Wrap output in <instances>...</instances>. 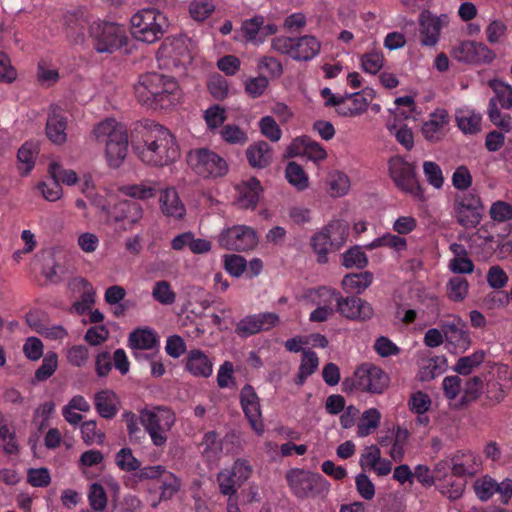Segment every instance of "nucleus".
<instances>
[{
	"label": "nucleus",
	"instance_id": "1",
	"mask_svg": "<svg viewBox=\"0 0 512 512\" xmlns=\"http://www.w3.org/2000/svg\"><path fill=\"white\" fill-rule=\"evenodd\" d=\"M142 138V141L133 144V149L137 157L147 165L163 167L174 162L180 155L174 136L161 125L145 128Z\"/></svg>",
	"mask_w": 512,
	"mask_h": 512
},
{
	"label": "nucleus",
	"instance_id": "2",
	"mask_svg": "<svg viewBox=\"0 0 512 512\" xmlns=\"http://www.w3.org/2000/svg\"><path fill=\"white\" fill-rule=\"evenodd\" d=\"M137 100L150 108L167 109L179 99V86L172 78L159 73H146L134 87Z\"/></svg>",
	"mask_w": 512,
	"mask_h": 512
},
{
	"label": "nucleus",
	"instance_id": "3",
	"mask_svg": "<svg viewBox=\"0 0 512 512\" xmlns=\"http://www.w3.org/2000/svg\"><path fill=\"white\" fill-rule=\"evenodd\" d=\"M93 136L97 142L105 144L108 165L118 168L125 160L128 151V135L125 127L115 119L108 118L94 127Z\"/></svg>",
	"mask_w": 512,
	"mask_h": 512
},
{
	"label": "nucleus",
	"instance_id": "4",
	"mask_svg": "<svg viewBox=\"0 0 512 512\" xmlns=\"http://www.w3.org/2000/svg\"><path fill=\"white\" fill-rule=\"evenodd\" d=\"M139 422L156 447L166 445L169 432L176 422L172 409L163 405L145 407L139 411Z\"/></svg>",
	"mask_w": 512,
	"mask_h": 512
},
{
	"label": "nucleus",
	"instance_id": "5",
	"mask_svg": "<svg viewBox=\"0 0 512 512\" xmlns=\"http://www.w3.org/2000/svg\"><path fill=\"white\" fill-rule=\"evenodd\" d=\"M131 33L139 41L154 43L167 32L169 22L159 10L144 8L131 17Z\"/></svg>",
	"mask_w": 512,
	"mask_h": 512
},
{
	"label": "nucleus",
	"instance_id": "6",
	"mask_svg": "<svg viewBox=\"0 0 512 512\" xmlns=\"http://www.w3.org/2000/svg\"><path fill=\"white\" fill-rule=\"evenodd\" d=\"M388 172L395 186L403 193L409 194L419 201L426 196L416 173V165L400 155L388 160Z\"/></svg>",
	"mask_w": 512,
	"mask_h": 512
},
{
	"label": "nucleus",
	"instance_id": "7",
	"mask_svg": "<svg viewBox=\"0 0 512 512\" xmlns=\"http://www.w3.org/2000/svg\"><path fill=\"white\" fill-rule=\"evenodd\" d=\"M187 164L191 170L203 179H217L227 175V161L215 151L206 148H194L187 154Z\"/></svg>",
	"mask_w": 512,
	"mask_h": 512
},
{
	"label": "nucleus",
	"instance_id": "8",
	"mask_svg": "<svg viewBox=\"0 0 512 512\" xmlns=\"http://www.w3.org/2000/svg\"><path fill=\"white\" fill-rule=\"evenodd\" d=\"M348 237V225L340 220L329 222L315 233L310 240V245L317 255V261L321 264L328 262L330 248L339 250Z\"/></svg>",
	"mask_w": 512,
	"mask_h": 512
},
{
	"label": "nucleus",
	"instance_id": "9",
	"mask_svg": "<svg viewBox=\"0 0 512 512\" xmlns=\"http://www.w3.org/2000/svg\"><path fill=\"white\" fill-rule=\"evenodd\" d=\"M286 480L293 494L300 499L322 496L329 491V483L319 473L295 468L287 472Z\"/></svg>",
	"mask_w": 512,
	"mask_h": 512
},
{
	"label": "nucleus",
	"instance_id": "10",
	"mask_svg": "<svg viewBox=\"0 0 512 512\" xmlns=\"http://www.w3.org/2000/svg\"><path fill=\"white\" fill-rule=\"evenodd\" d=\"M89 36L98 53H113L126 44L125 29L112 22H93L89 26Z\"/></svg>",
	"mask_w": 512,
	"mask_h": 512
},
{
	"label": "nucleus",
	"instance_id": "11",
	"mask_svg": "<svg viewBox=\"0 0 512 512\" xmlns=\"http://www.w3.org/2000/svg\"><path fill=\"white\" fill-rule=\"evenodd\" d=\"M219 245L227 250L248 251L258 244L256 231L247 225H234L223 229L218 235Z\"/></svg>",
	"mask_w": 512,
	"mask_h": 512
},
{
	"label": "nucleus",
	"instance_id": "12",
	"mask_svg": "<svg viewBox=\"0 0 512 512\" xmlns=\"http://www.w3.org/2000/svg\"><path fill=\"white\" fill-rule=\"evenodd\" d=\"M482 210L481 199L476 193H462L454 200L453 215L465 228H474L480 223Z\"/></svg>",
	"mask_w": 512,
	"mask_h": 512
},
{
	"label": "nucleus",
	"instance_id": "13",
	"mask_svg": "<svg viewBox=\"0 0 512 512\" xmlns=\"http://www.w3.org/2000/svg\"><path fill=\"white\" fill-rule=\"evenodd\" d=\"M389 384L387 374L372 364H363L356 369L353 375L352 387L357 390L370 393H382Z\"/></svg>",
	"mask_w": 512,
	"mask_h": 512
},
{
	"label": "nucleus",
	"instance_id": "14",
	"mask_svg": "<svg viewBox=\"0 0 512 512\" xmlns=\"http://www.w3.org/2000/svg\"><path fill=\"white\" fill-rule=\"evenodd\" d=\"M452 57L460 62L481 64L492 62L495 53L483 43L462 41L452 49Z\"/></svg>",
	"mask_w": 512,
	"mask_h": 512
},
{
	"label": "nucleus",
	"instance_id": "15",
	"mask_svg": "<svg viewBox=\"0 0 512 512\" xmlns=\"http://www.w3.org/2000/svg\"><path fill=\"white\" fill-rule=\"evenodd\" d=\"M158 58L178 67L190 63L192 56L188 47V40L182 35L167 37L158 50Z\"/></svg>",
	"mask_w": 512,
	"mask_h": 512
},
{
	"label": "nucleus",
	"instance_id": "16",
	"mask_svg": "<svg viewBox=\"0 0 512 512\" xmlns=\"http://www.w3.org/2000/svg\"><path fill=\"white\" fill-rule=\"evenodd\" d=\"M279 323V316L273 312L247 315L240 319L235 327V333L247 338L262 331H268Z\"/></svg>",
	"mask_w": 512,
	"mask_h": 512
},
{
	"label": "nucleus",
	"instance_id": "17",
	"mask_svg": "<svg viewBox=\"0 0 512 512\" xmlns=\"http://www.w3.org/2000/svg\"><path fill=\"white\" fill-rule=\"evenodd\" d=\"M332 295L335 296L337 311L347 319L365 321L373 317L374 309L366 300L356 296L344 298L334 291Z\"/></svg>",
	"mask_w": 512,
	"mask_h": 512
},
{
	"label": "nucleus",
	"instance_id": "18",
	"mask_svg": "<svg viewBox=\"0 0 512 512\" xmlns=\"http://www.w3.org/2000/svg\"><path fill=\"white\" fill-rule=\"evenodd\" d=\"M242 409L252 429L258 434L264 431L259 398L251 385H245L240 392Z\"/></svg>",
	"mask_w": 512,
	"mask_h": 512
},
{
	"label": "nucleus",
	"instance_id": "19",
	"mask_svg": "<svg viewBox=\"0 0 512 512\" xmlns=\"http://www.w3.org/2000/svg\"><path fill=\"white\" fill-rule=\"evenodd\" d=\"M289 157L305 155L309 159L318 162L327 157L326 150L316 141L307 136L296 138L288 147Z\"/></svg>",
	"mask_w": 512,
	"mask_h": 512
},
{
	"label": "nucleus",
	"instance_id": "20",
	"mask_svg": "<svg viewBox=\"0 0 512 512\" xmlns=\"http://www.w3.org/2000/svg\"><path fill=\"white\" fill-rule=\"evenodd\" d=\"M420 42L423 46H435L440 38V32L444 25L443 19L431 15L430 13H422L419 18Z\"/></svg>",
	"mask_w": 512,
	"mask_h": 512
},
{
	"label": "nucleus",
	"instance_id": "21",
	"mask_svg": "<svg viewBox=\"0 0 512 512\" xmlns=\"http://www.w3.org/2000/svg\"><path fill=\"white\" fill-rule=\"evenodd\" d=\"M66 128L67 119L62 110L56 106L52 107L46 123V135L49 140L57 145L65 143L67 140Z\"/></svg>",
	"mask_w": 512,
	"mask_h": 512
},
{
	"label": "nucleus",
	"instance_id": "22",
	"mask_svg": "<svg viewBox=\"0 0 512 512\" xmlns=\"http://www.w3.org/2000/svg\"><path fill=\"white\" fill-rule=\"evenodd\" d=\"M159 204L162 213L167 217L181 219L185 215V206L180 200L178 192L173 187L161 191Z\"/></svg>",
	"mask_w": 512,
	"mask_h": 512
},
{
	"label": "nucleus",
	"instance_id": "23",
	"mask_svg": "<svg viewBox=\"0 0 512 512\" xmlns=\"http://www.w3.org/2000/svg\"><path fill=\"white\" fill-rule=\"evenodd\" d=\"M368 106L369 100L362 92L346 93L343 95L337 114L343 117H356L366 112Z\"/></svg>",
	"mask_w": 512,
	"mask_h": 512
},
{
	"label": "nucleus",
	"instance_id": "24",
	"mask_svg": "<svg viewBox=\"0 0 512 512\" xmlns=\"http://www.w3.org/2000/svg\"><path fill=\"white\" fill-rule=\"evenodd\" d=\"M444 336L447 344L452 346L455 352H464L470 346L469 334L460 320L445 325Z\"/></svg>",
	"mask_w": 512,
	"mask_h": 512
},
{
	"label": "nucleus",
	"instance_id": "25",
	"mask_svg": "<svg viewBox=\"0 0 512 512\" xmlns=\"http://www.w3.org/2000/svg\"><path fill=\"white\" fill-rule=\"evenodd\" d=\"M116 210L112 220L114 222L126 221L129 224L127 229H132L139 224L143 218V208L139 203L130 201H121L114 205Z\"/></svg>",
	"mask_w": 512,
	"mask_h": 512
},
{
	"label": "nucleus",
	"instance_id": "26",
	"mask_svg": "<svg viewBox=\"0 0 512 512\" xmlns=\"http://www.w3.org/2000/svg\"><path fill=\"white\" fill-rule=\"evenodd\" d=\"M448 124V115L445 110H437L430 115L422 127V133L426 140L436 142L443 138L445 127Z\"/></svg>",
	"mask_w": 512,
	"mask_h": 512
},
{
	"label": "nucleus",
	"instance_id": "27",
	"mask_svg": "<svg viewBox=\"0 0 512 512\" xmlns=\"http://www.w3.org/2000/svg\"><path fill=\"white\" fill-rule=\"evenodd\" d=\"M186 369L196 377L207 378L212 374L213 365L210 358L203 351L193 349L188 352Z\"/></svg>",
	"mask_w": 512,
	"mask_h": 512
},
{
	"label": "nucleus",
	"instance_id": "28",
	"mask_svg": "<svg viewBox=\"0 0 512 512\" xmlns=\"http://www.w3.org/2000/svg\"><path fill=\"white\" fill-rule=\"evenodd\" d=\"M246 158L253 168H265L272 162V148L267 142L258 141L246 149Z\"/></svg>",
	"mask_w": 512,
	"mask_h": 512
},
{
	"label": "nucleus",
	"instance_id": "29",
	"mask_svg": "<svg viewBox=\"0 0 512 512\" xmlns=\"http://www.w3.org/2000/svg\"><path fill=\"white\" fill-rule=\"evenodd\" d=\"M320 42L313 36L305 35L294 40L292 59L309 61L320 52Z\"/></svg>",
	"mask_w": 512,
	"mask_h": 512
},
{
	"label": "nucleus",
	"instance_id": "30",
	"mask_svg": "<svg viewBox=\"0 0 512 512\" xmlns=\"http://www.w3.org/2000/svg\"><path fill=\"white\" fill-rule=\"evenodd\" d=\"M128 346L131 349L158 350L159 337L157 333L152 329L138 328L130 333L128 338Z\"/></svg>",
	"mask_w": 512,
	"mask_h": 512
},
{
	"label": "nucleus",
	"instance_id": "31",
	"mask_svg": "<svg viewBox=\"0 0 512 512\" xmlns=\"http://www.w3.org/2000/svg\"><path fill=\"white\" fill-rule=\"evenodd\" d=\"M238 202L242 208L254 209L259 201L261 193L260 181L256 178H251L247 182H243L237 187Z\"/></svg>",
	"mask_w": 512,
	"mask_h": 512
},
{
	"label": "nucleus",
	"instance_id": "32",
	"mask_svg": "<svg viewBox=\"0 0 512 512\" xmlns=\"http://www.w3.org/2000/svg\"><path fill=\"white\" fill-rule=\"evenodd\" d=\"M65 33L72 44L81 45L85 41L87 22L77 14H67L64 17Z\"/></svg>",
	"mask_w": 512,
	"mask_h": 512
},
{
	"label": "nucleus",
	"instance_id": "33",
	"mask_svg": "<svg viewBox=\"0 0 512 512\" xmlns=\"http://www.w3.org/2000/svg\"><path fill=\"white\" fill-rule=\"evenodd\" d=\"M94 405L98 414L106 419L113 418L118 412V399L111 390H102L94 397Z\"/></svg>",
	"mask_w": 512,
	"mask_h": 512
},
{
	"label": "nucleus",
	"instance_id": "34",
	"mask_svg": "<svg viewBox=\"0 0 512 512\" xmlns=\"http://www.w3.org/2000/svg\"><path fill=\"white\" fill-rule=\"evenodd\" d=\"M382 415L376 408L365 410L359 417L356 434L360 438H364L372 434L381 423Z\"/></svg>",
	"mask_w": 512,
	"mask_h": 512
},
{
	"label": "nucleus",
	"instance_id": "35",
	"mask_svg": "<svg viewBox=\"0 0 512 512\" xmlns=\"http://www.w3.org/2000/svg\"><path fill=\"white\" fill-rule=\"evenodd\" d=\"M374 276L370 271L347 274L342 280V286L349 293L361 294L373 282Z\"/></svg>",
	"mask_w": 512,
	"mask_h": 512
},
{
	"label": "nucleus",
	"instance_id": "36",
	"mask_svg": "<svg viewBox=\"0 0 512 512\" xmlns=\"http://www.w3.org/2000/svg\"><path fill=\"white\" fill-rule=\"evenodd\" d=\"M0 445L7 454L18 452L16 435L8 418L0 413Z\"/></svg>",
	"mask_w": 512,
	"mask_h": 512
},
{
	"label": "nucleus",
	"instance_id": "37",
	"mask_svg": "<svg viewBox=\"0 0 512 512\" xmlns=\"http://www.w3.org/2000/svg\"><path fill=\"white\" fill-rule=\"evenodd\" d=\"M409 437L410 433L407 428L397 426L395 429L393 444L388 452L394 462H401L404 459Z\"/></svg>",
	"mask_w": 512,
	"mask_h": 512
},
{
	"label": "nucleus",
	"instance_id": "38",
	"mask_svg": "<svg viewBox=\"0 0 512 512\" xmlns=\"http://www.w3.org/2000/svg\"><path fill=\"white\" fill-rule=\"evenodd\" d=\"M264 22V17L261 15L246 19L242 22L241 32L247 42L255 45L263 43L261 36V24Z\"/></svg>",
	"mask_w": 512,
	"mask_h": 512
},
{
	"label": "nucleus",
	"instance_id": "39",
	"mask_svg": "<svg viewBox=\"0 0 512 512\" xmlns=\"http://www.w3.org/2000/svg\"><path fill=\"white\" fill-rule=\"evenodd\" d=\"M318 365L319 359L317 354L314 351L305 350L299 366L296 384L299 386L303 385L306 379L317 370Z\"/></svg>",
	"mask_w": 512,
	"mask_h": 512
},
{
	"label": "nucleus",
	"instance_id": "40",
	"mask_svg": "<svg viewBox=\"0 0 512 512\" xmlns=\"http://www.w3.org/2000/svg\"><path fill=\"white\" fill-rule=\"evenodd\" d=\"M327 186L332 197H342L350 189V180L345 173L333 171L328 175Z\"/></svg>",
	"mask_w": 512,
	"mask_h": 512
},
{
	"label": "nucleus",
	"instance_id": "41",
	"mask_svg": "<svg viewBox=\"0 0 512 512\" xmlns=\"http://www.w3.org/2000/svg\"><path fill=\"white\" fill-rule=\"evenodd\" d=\"M460 130L466 134H475L480 131L481 116L471 110H459L456 114Z\"/></svg>",
	"mask_w": 512,
	"mask_h": 512
},
{
	"label": "nucleus",
	"instance_id": "42",
	"mask_svg": "<svg viewBox=\"0 0 512 512\" xmlns=\"http://www.w3.org/2000/svg\"><path fill=\"white\" fill-rule=\"evenodd\" d=\"M489 86L495 93V103H499L504 109L512 108V87L511 85L498 80L493 79L489 81Z\"/></svg>",
	"mask_w": 512,
	"mask_h": 512
},
{
	"label": "nucleus",
	"instance_id": "43",
	"mask_svg": "<svg viewBox=\"0 0 512 512\" xmlns=\"http://www.w3.org/2000/svg\"><path fill=\"white\" fill-rule=\"evenodd\" d=\"M80 283L82 285V293L80 299L73 304V309L77 314L82 315L94 305L96 292L87 280L81 279Z\"/></svg>",
	"mask_w": 512,
	"mask_h": 512
},
{
	"label": "nucleus",
	"instance_id": "44",
	"mask_svg": "<svg viewBox=\"0 0 512 512\" xmlns=\"http://www.w3.org/2000/svg\"><path fill=\"white\" fill-rule=\"evenodd\" d=\"M39 153L38 144L35 142H25L18 150V160L23 165L21 169L28 174L35 164V159Z\"/></svg>",
	"mask_w": 512,
	"mask_h": 512
},
{
	"label": "nucleus",
	"instance_id": "45",
	"mask_svg": "<svg viewBox=\"0 0 512 512\" xmlns=\"http://www.w3.org/2000/svg\"><path fill=\"white\" fill-rule=\"evenodd\" d=\"M487 114L490 121L503 132L508 133L512 130L511 116L509 114H503L499 110L495 103V99L489 100Z\"/></svg>",
	"mask_w": 512,
	"mask_h": 512
},
{
	"label": "nucleus",
	"instance_id": "46",
	"mask_svg": "<svg viewBox=\"0 0 512 512\" xmlns=\"http://www.w3.org/2000/svg\"><path fill=\"white\" fill-rule=\"evenodd\" d=\"M468 289V281L461 276L452 277L446 285L447 296L454 302L463 301L468 294Z\"/></svg>",
	"mask_w": 512,
	"mask_h": 512
},
{
	"label": "nucleus",
	"instance_id": "47",
	"mask_svg": "<svg viewBox=\"0 0 512 512\" xmlns=\"http://www.w3.org/2000/svg\"><path fill=\"white\" fill-rule=\"evenodd\" d=\"M120 191L131 198L146 200L153 198L156 194L155 186L141 182L139 184L124 185L120 188Z\"/></svg>",
	"mask_w": 512,
	"mask_h": 512
},
{
	"label": "nucleus",
	"instance_id": "48",
	"mask_svg": "<svg viewBox=\"0 0 512 512\" xmlns=\"http://www.w3.org/2000/svg\"><path fill=\"white\" fill-rule=\"evenodd\" d=\"M285 176L288 182L298 190L308 187V177L301 165L296 162H289L286 166Z\"/></svg>",
	"mask_w": 512,
	"mask_h": 512
},
{
	"label": "nucleus",
	"instance_id": "49",
	"mask_svg": "<svg viewBox=\"0 0 512 512\" xmlns=\"http://www.w3.org/2000/svg\"><path fill=\"white\" fill-rule=\"evenodd\" d=\"M485 359V353L481 350L471 355L461 357L455 364L454 370L461 375H469Z\"/></svg>",
	"mask_w": 512,
	"mask_h": 512
},
{
	"label": "nucleus",
	"instance_id": "50",
	"mask_svg": "<svg viewBox=\"0 0 512 512\" xmlns=\"http://www.w3.org/2000/svg\"><path fill=\"white\" fill-rule=\"evenodd\" d=\"M58 368V356L55 352H47L42 360V364L35 371L34 378L38 382L49 379Z\"/></svg>",
	"mask_w": 512,
	"mask_h": 512
},
{
	"label": "nucleus",
	"instance_id": "51",
	"mask_svg": "<svg viewBox=\"0 0 512 512\" xmlns=\"http://www.w3.org/2000/svg\"><path fill=\"white\" fill-rule=\"evenodd\" d=\"M342 264L346 268L363 269L368 265V258L362 247L354 246L342 255Z\"/></svg>",
	"mask_w": 512,
	"mask_h": 512
},
{
	"label": "nucleus",
	"instance_id": "52",
	"mask_svg": "<svg viewBox=\"0 0 512 512\" xmlns=\"http://www.w3.org/2000/svg\"><path fill=\"white\" fill-rule=\"evenodd\" d=\"M152 297L162 305H172L176 300V294L166 280L155 282L152 289Z\"/></svg>",
	"mask_w": 512,
	"mask_h": 512
},
{
	"label": "nucleus",
	"instance_id": "53",
	"mask_svg": "<svg viewBox=\"0 0 512 512\" xmlns=\"http://www.w3.org/2000/svg\"><path fill=\"white\" fill-rule=\"evenodd\" d=\"M217 482L220 492L225 496H233L241 486L234 474L229 469H223L217 474Z\"/></svg>",
	"mask_w": 512,
	"mask_h": 512
},
{
	"label": "nucleus",
	"instance_id": "54",
	"mask_svg": "<svg viewBox=\"0 0 512 512\" xmlns=\"http://www.w3.org/2000/svg\"><path fill=\"white\" fill-rule=\"evenodd\" d=\"M89 505L94 512H102L107 507V495L102 485L93 483L88 491Z\"/></svg>",
	"mask_w": 512,
	"mask_h": 512
},
{
	"label": "nucleus",
	"instance_id": "55",
	"mask_svg": "<svg viewBox=\"0 0 512 512\" xmlns=\"http://www.w3.org/2000/svg\"><path fill=\"white\" fill-rule=\"evenodd\" d=\"M221 138L229 144L243 145L248 141L247 133L239 126L227 124L220 131Z\"/></svg>",
	"mask_w": 512,
	"mask_h": 512
},
{
	"label": "nucleus",
	"instance_id": "56",
	"mask_svg": "<svg viewBox=\"0 0 512 512\" xmlns=\"http://www.w3.org/2000/svg\"><path fill=\"white\" fill-rule=\"evenodd\" d=\"M474 465L478 466L476 457L472 453H467L463 454L461 461H458V456L454 459L451 470L455 476L472 475L475 472Z\"/></svg>",
	"mask_w": 512,
	"mask_h": 512
},
{
	"label": "nucleus",
	"instance_id": "57",
	"mask_svg": "<svg viewBox=\"0 0 512 512\" xmlns=\"http://www.w3.org/2000/svg\"><path fill=\"white\" fill-rule=\"evenodd\" d=\"M423 173L427 182L435 189H441L444 184V177L440 166L433 161L423 163Z\"/></svg>",
	"mask_w": 512,
	"mask_h": 512
},
{
	"label": "nucleus",
	"instance_id": "58",
	"mask_svg": "<svg viewBox=\"0 0 512 512\" xmlns=\"http://www.w3.org/2000/svg\"><path fill=\"white\" fill-rule=\"evenodd\" d=\"M81 434L83 441L88 444H102L105 439V434L97 429V424L94 420L85 421L81 425Z\"/></svg>",
	"mask_w": 512,
	"mask_h": 512
},
{
	"label": "nucleus",
	"instance_id": "59",
	"mask_svg": "<svg viewBox=\"0 0 512 512\" xmlns=\"http://www.w3.org/2000/svg\"><path fill=\"white\" fill-rule=\"evenodd\" d=\"M510 388L500 381L488 380L486 387V398L493 404L501 403L507 396Z\"/></svg>",
	"mask_w": 512,
	"mask_h": 512
},
{
	"label": "nucleus",
	"instance_id": "60",
	"mask_svg": "<svg viewBox=\"0 0 512 512\" xmlns=\"http://www.w3.org/2000/svg\"><path fill=\"white\" fill-rule=\"evenodd\" d=\"M462 401L467 403L476 400L483 390V380L479 376L467 379L465 386L462 388Z\"/></svg>",
	"mask_w": 512,
	"mask_h": 512
},
{
	"label": "nucleus",
	"instance_id": "61",
	"mask_svg": "<svg viewBox=\"0 0 512 512\" xmlns=\"http://www.w3.org/2000/svg\"><path fill=\"white\" fill-rule=\"evenodd\" d=\"M259 128L261 133L272 142H277L281 139L282 131L273 117H262L259 121Z\"/></svg>",
	"mask_w": 512,
	"mask_h": 512
},
{
	"label": "nucleus",
	"instance_id": "62",
	"mask_svg": "<svg viewBox=\"0 0 512 512\" xmlns=\"http://www.w3.org/2000/svg\"><path fill=\"white\" fill-rule=\"evenodd\" d=\"M384 63V57L381 52L366 53L361 57V66L363 70L370 74H376L381 70Z\"/></svg>",
	"mask_w": 512,
	"mask_h": 512
},
{
	"label": "nucleus",
	"instance_id": "63",
	"mask_svg": "<svg viewBox=\"0 0 512 512\" xmlns=\"http://www.w3.org/2000/svg\"><path fill=\"white\" fill-rule=\"evenodd\" d=\"M490 217L493 221L503 223L512 219V205L505 201L494 202L489 210Z\"/></svg>",
	"mask_w": 512,
	"mask_h": 512
},
{
	"label": "nucleus",
	"instance_id": "64",
	"mask_svg": "<svg viewBox=\"0 0 512 512\" xmlns=\"http://www.w3.org/2000/svg\"><path fill=\"white\" fill-rule=\"evenodd\" d=\"M224 267L231 276L240 277L247 268V261L240 255H227L224 258Z\"/></svg>",
	"mask_w": 512,
	"mask_h": 512
}]
</instances>
